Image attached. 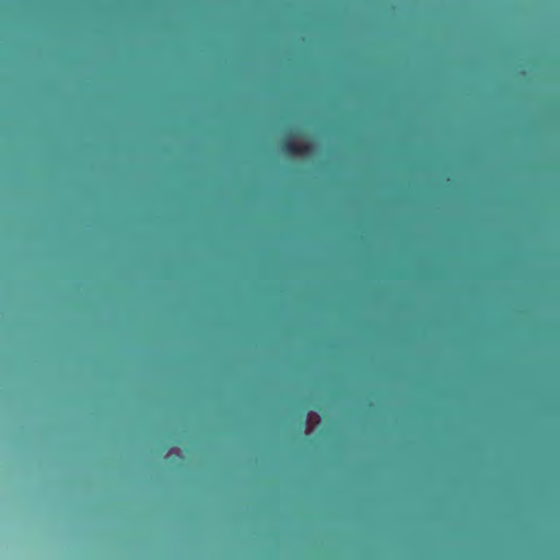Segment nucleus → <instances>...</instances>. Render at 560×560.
Returning a JSON list of instances; mask_svg holds the SVG:
<instances>
[{"label":"nucleus","instance_id":"obj_1","mask_svg":"<svg viewBox=\"0 0 560 560\" xmlns=\"http://www.w3.org/2000/svg\"><path fill=\"white\" fill-rule=\"evenodd\" d=\"M281 149L284 153L290 155L305 154L311 151L310 145H299L292 139H285L281 143Z\"/></svg>","mask_w":560,"mask_h":560}]
</instances>
